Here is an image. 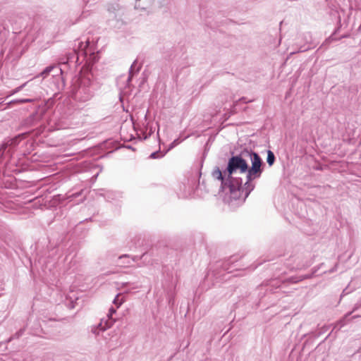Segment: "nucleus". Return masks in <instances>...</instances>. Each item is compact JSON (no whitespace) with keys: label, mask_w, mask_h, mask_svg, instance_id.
<instances>
[{"label":"nucleus","mask_w":361,"mask_h":361,"mask_svg":"<svg viewBox=\"0 0 361 361\" xmlns=\"http://www.w3.org/2000/svg\"><path fill=\"white\" fill-rule=\"evenodd\" d=\"M21 335V333H17L16 334V337L18 338Z\"/></svg>","instance_id":"nucleus-23"},{"label":"nucleus","mask_w":361,"mask_h":361,"mask_svg":"<svg viewBox=\"0 0 361 361\" xmlns=\"http://www.w3.org/2000/svg\"><path fill=\"white\" fill-rule=\"evenodd\" d=\"M116 312V309H114V307H111L109 309V317H111L112 314H114Z\"/></svg>","instance_id":"nucleus-19"},{"label":"nucleus","mask_w":361,"mask_h":361,"mask_svg":"<svg viewBox=\"0 0 361 361\" xmlns=\"http://www.w3.org/2000/svg\"><path fill=\"white\" fill-rule=\"evenodd\" d=\"M21 90H22V87H16L15 90H13L11 92V95L14 94H16V93L18 92H19V91H20Z\"/></svg>","instance_id":"nucleus-18"},{"label":"nucleus","mask_w":361,"mask_h":361,"mask_svg":"<svg viewBox=\"0 0 361 361\" xmlns=\"http://www.w3.org/2000/svg\"><path fill=\"white\" fill-rule=\"evenodd\" d=\"M246 157L243 156V152L239 155L231 157L228 162V166L224 171V174L228 173L227 180L231 181V175L239 171L241 173L247 171V163L245 159Z\"/></svg>","instance_id":"nucleus-2"},{"label":"nucleus","mask_w":361,"mask_h":361,"mask_svg":"<svg viewBox=\"0 0 361 361\" xmlns=\"http://www.w3.org/2000/svg\"><path fill=\"white\" fill-rule=\"evenodd\" d=\"M235 187L233 184L230 185L231 191H233L235 190Z\"/></svg>","instance_id":"nucleus-20"},{"label":"nucleus","mask_w":361,"mask_h":361,"mask_svg":"<svg viewBox=\"0 0 361 361\" xmlns=\"http://www.w3.org/2000/svg\"><path fill=\"white\" fill-rule=\"evenodd\" d=\"M251 181L252 180H248L247 178H246V182L244 184V185H242L241 183L237 185V189L238 190H242L243 192H245V197H247L249 195L250 192L255 188V185L250 183Z\"/></svg>","instance_id":"nucleus-4"},{"label":"nucleus","mask_w":361,"mask_h":361,"mask_svg":"<svg viewBox=\"0 0 361 361\" xmlns=\"http://www.w3.org/2000/svg\"><path fill=\"white\" fill-rule=\"evenodd\" d=\"M267 161L269 166H272L275 161L274 154L271 150L267 152Z\"/></svg>","instance_id":"nucleus-8"},{"label":"nucleus","mask_w":361,"mask_h":361,"mask_svg":"<svg viewBox=\"0 0 361 361\" xmlns=\"http://www.w3.org/2000/svg\"><path fill=\"white\" fill-rule=\"evenodd\" d=\"M310 277H311V276H305L303 278L300 279V280H302L303 279H307V278H310Z\"/></svg>","instance_id":"nucleus-21"},{"label":"nucleus","mask_w":361,"mask_h":361,"mask_svg":"<svg viewBox=\"0 0 361 361\" xmlns=\"http://www.w3.org/2000/svg\"><path fill=\"white\" fill-rule=\"evenodd\" d=\"M88 46V42H86L85 44L82 42H78V55H86L87 54V51H86V48Z\"/></svg>","instance_id":"nucleus-7"},{"label":"nucleus","mask_w":361,"mask_h":361,"mask_svg":"<svg viewBox=\"0 0 361 361\" xmlns=\"http://www.w3.org/2000/svg\"><path fill=\"white\" fill-rule=\"evenodd\" d=\"M130 258L129 255H121L118 257V261L121 262L122 261L123 259H128Z\"/></svg>","instance_id":"nucleus-16"},{"label":"nucleus","mask_w":361,"mask_h":361,"mask_svg":"<svg viewBox=\"0 0 361 361\" xmlns=\"http://www.w3.org/2000/svg\"><path fill=\"white\" fill-rule=\"evenodd\" d=\"M118 264H119L121 267H126V266L130 265V260H129V259H127V261H126V260H124V262L121 261V262H118Z\"/></svg>","instance_id":"nucleus-15"},{"label":"nucleus","mask_w":361,"mask_h":361,"mask_svg":"<svg viewBox=\"0 0 361 361\" xmlns=\"http://www.w3.org/2000/svg\"><path fill=\"white\" fill-rule=\"evenodd\" d=\"M27 82H25L23 83L22 85H20V87H22V89L27 85Z\"/></svg>","instance_id":"nucleus-22"},{"label":"nucleus","mask_w":361,"mask_h":361,"mask_svg":"<svg viewBox=\"0 0 361 361\" xmlns=\"http://www.w3.org/2000/svg\"><path fill=\"white\" fill-rule=\"evenodd\" d=\"M150 157L152 159H157L159 157V152H154L151 154Z\"/></svg>","instance_id":"nucleus-17"},{"label":"nucleus","mask_w":361,"mask_h":361,"mask_svg":"<svg viewBox=\"0 0 361 361\" xmlns=\"http://www.w3.org/2000/svg\"><path fill=\"white\" fill-rule=\"evenodd\" d=\"M106 329V328L104 326H102V324L100 323L98 326L97 327H94V329H92V331L93 332V334H99V330L104 331V330Z\"/></svg>","instance_id":"nucleus-11"},{"label":"nucleus","mask_w":361,"mask_h":361,"mask_svg":"<svg viewBox=\"0 0 361 361\" xmlns=\"http://www.w3.org/2000/svg\"><path fill=\"white\" fill-rule=\"evenodd\" d=\"M18 137H14L2 144L0 147V157L4 155V153L8 147L16 146L18 144Z\"/></svg>","instance_id":"nucleus-5"},{"label":"nucleus","mask_w":361,"mask_h":361,"mask_svg":"<svg viewBox=\"0 0 361 361\" xmlns=\"http://www.w3.org/2000/svg\"><path fill=\"white\" fill-rule=\"evenodd\" d=\"M107 11L110 18L115 19L118 23H121V24L123 23L122 17L124 15V10L120 8L118 4L109 6Z\"/></svg>","instance_id":"nucleus-3"},{"label":"nucleus","mask_w":361,"mask_h":361,"mask_svg":"<svg viewBox=\"0 0 361 361\" xmlns=\"http://www.w3.org/2000/svg\"><path fill=\"white\" fill-rule=\"evenodd\" d=\"M135 63H136V61H134V63L130 66V71H129V77L128 78V82L131 80V78H132V76H133V66L135 64Z\"/></svg>","instance_id":"nucleus-13"},{"label":"nucleus","mask_w":361,"mask_h":361,"mask_svg":"<svg viewBox=\"0 0 361 361\" xmlns=\"http://www.w3.org/2000/svg\"><path fill=\"white\" fill-rule=\"evenodd\" d=\"M212 177L214 178V179H216V180H221V184H226L225 183V180H224V176H223V174H222V172L220 170V169L218 167V166H216L212 173Z\"/></svg>","instance_id":"nucleus-6"},{"label":"nucleus","mask_w":361,"mask_h":361,"mask_svg":"<svg viewBox=\"0 0 361 361\" xmlns=\"http://www.w3.org/2000/svg\"><path fill=\"white\" fill-rule=\"evenodd\" d=\"M243 156L250 158L252 162V166L247 167V178L248 180H252L261 176L262 169H261L262 161L259 154L252 151L245 150L243 152Z\"/></svg>","instance_id":"nucleus-1"},{"label":"nucleus","mask_w":361,"mask_h":361,"mask_svg":"<svg viewBox=\"0 0 361 361\" xmlns=\"http://www.w3.org/2000/svg\"><path fill=\"white\" fill-rule=\"evenodd\" d=\"M180 143V141L178 139H176L175 140H173V142H171V144L170 145V147L169 148V150L173 148L175 146H176L177 145H178Z\"/></svg>","instance_id":"nucleus-14"},{"label":"nucleus","mask_w":361,"mask_h":361,"mask_svg":"<svg viewBox=\"0 0 361 361\" xmlns=\"http://www.w3.org/2000/svg\"><path fill=\"white\" fill-rule=\"evenodd\" d=\"M33 100L31 99H16L13 100L10 102V104H23V103H28L32 102Z\"/></svg>","instance_id":"nucleus-10"},{"label":"nucleus","mask_w":361,"mask_h":361,"mask_svg":"<svg viewBox=\"0 0 361 361\" xmlns=\"http://www.w3.org/2000/svg\"><path fill=\"white\" fill-rule=\"evenodd\" d=\"M120 296L121 293L117 294L113 301V303L116 305L117 308H118L125 301L123 298H120Z\"/></svg>","instance_id":"nucleus-9"},{"label":"nucleus","mask_w":361,"mask_h":361,"mask_svg":"<svg viewBox=\"0 0 361 361\" xmlns=\"http://www.w3.org/2000/svg\"><path fill=\"white\" fill-rule=\"evenodd\" d=\"M54 69V66H48L41 73L40 75L45 78L47 75L49 74V73Z\"/></svg>","instance_id":"nucleus-12"}]
</instances>
